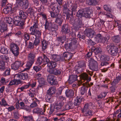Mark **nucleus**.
Wrapping results in <instances>:
<instances>
[{"mask_svg": "<svg viewBox=\"0 0 121 121\" xmlns=\"http://www.w3.org/2000/svg\"><path fill=\"white\" fill-rule=\"evenodd\" d=\"M49 60V59L44 54L38 57L35 64L36 65H40L42 64L46 65Z\"/></svg>", "mask_w": 121, "mask_h": 121, "instance_id": "39448f33", "label": "nucleus"}, {"mask_svg": "<svg viewBox=\"0 0 121 121\" xmlns=\"http://www.w3.org/2000/svg\"><path fill=\"white\" fill-rule=\"evenodd\" d=\"M50 8L53 11L50 12L51 17L55 18L56 23L61 26L63 21L61 14L59 13L61 10V7L58 6L57 4L53 3L51 4Z\"/></svg>", "mask_w": 121, "mask_h": 121, "instance_id": "f257e3e1", "label": "nucleus"}, {"mask_svg": "<svg viewBox=\"0 0 121 121\" xmlns=\"http://www.w3.org/2000/svg\"><path fill=\"white\" fill-rule=\"evenodd\" d=\"M107 50L108 53L112 55L115 56L117 54L118 49L116 46H112L107 48Z\"/></svg>", "mask_w": 121, "mask_h": 121, "instance_id": "9b49d317", "label": "nucleus"}, {"mask_svg": "<svg viewBox=\"0 0 121 121\" xmlns=\"http://www.w3.org/2000/svg\"><path fill=\"white\" fill-rule=\"evenodd\" d=\"M24 21L22 20V19H21L17 22L18 23H17L16 25H15L16 26H19L21 27H22L24 24Z\"/></svg>", "mask_w": 121, "mask_h": 121, "instance_id": "6e6d98bb", "label": "nucleus"}, {"mask_svg": "<svg viewBox=\"0 0 121 121\" xmlns=\"http://www.w3.org/2000/svg\"><path fill=\"white\" fill-rule=\"evenodd\" d=\"M10 49L15 56L17 57L18 56L19 48L17 44L14 43L11 44Z\"/></svg>", "mask_w": 121, "mask_h": 121, "instance_id": "0eeeda50", "label": "nucleus"}, {"mask_svg": "<svg viewBox=\"0 0 121 121\" xmlns=\"http://www.w3.org/2000/svg\"><path fill=\"white\" fill-rule=\"evenodd\" d=\"M21 18L20 17L18 16H15L13 17V24L14 25H16L17 23H18L17 22Z\"/></svg>", "mask_w": 121, "mask_h": 121, "instance_id": "09e8293b", "label": "nucleus"}, {"mask_svg": "<svg viewBox=\"0 0 121 121\" xmlns=\"http://www.w3.org/2000/svg\"><path fill=\"white\" fill-rule=\"evenodd\" d=\"M1 104L0 105L1 106H6L7 105L9 106V105H8V104L7 103V102L5 101V99L4 98H2L1 100Z\"/></svg>", "mask_w": 121, "mask_h": 121, "instance_id": "69168bd1", "label": "nucleus"}, {"mask_svg": "<svg viewBox=\"0 0 121 121\" xmlns=\"http://www.w3.org/2000/svg\"><path fill=\"white\" fill-rule=\"evenodd\" d=\"M114 27H117V28H118V30H119L121 31V23L120 22L119 23L116 22L114 25Z\"/></svg>", "mask_w": 121, "mask_h": 121, "instance_id": "13d9d810", "label": "nucleus"}, {"mask_svg": "<svg viewBox=\"0 0 121 121\" xmlns=\"http://www.w3.org/2000/svg\"><path fill=\"white\" fill-rule=\"evenodd\" d=\"M81 76L82 78L84 81H86V82H88L91 80V76L89 75V76L86 73H81Z\"/></svg>", "mask_w": 121, "mask_h": 121, "instance_id": "aec40b11", "label": "nucleus"}, {"mask_svg": "<svg viewBox=\"0 0 121 121\" xmlns=\"http://www.w3.org/2000/svg\"><path fill=\"white\" fill-rule=\"evenodd\" d=\"M10 69L9 68H8L3 73V75L4 76H6L7 75H9L10 73Z\"/></svg>", "mask_w": 121, "mask_h": 121, "instance_id": "052dcab7", "label": "nucleus"}, {"mask_svg": "<svg viewBox=\"0 0 121 121\" xmlns=\"http://www.w3.org/2000/svg\"><path fill=\"white\" fill-rule=\"evenodd\" d=\"M78 76L77 75L69 76L67 81L69 84H72L77 79Z\"/></svg>", "mask_w": 121, "mask_h": 121, "instance_id": "a211bd4d", "label": "nucleus"}, {"mask_svg": "<svg viewBox=\"0 0 121 121\" xmlns=\"http://www.w3.org/2000/svg\"><path fill=\"white\" fill-rule=\"evenodd\" d=\"M29 87V86L28 83L26 84H25L22 86L19 87L18 89L21 90V91H25V89L28 88Z\"/></svg>", "mask_w": 121, "mask_h": 121, "instance_id": "3c124183", "label": "nucleus"}, {"mask_svg": "<svg viewBox=\"0 0 121 121\" xmlns=\"http://www.w3.org/2000/svg\"><path fill=\"white\" fill-rule=\"evenodd\" d=\"M40 15L42 16L44 19H46V22L44 25L45 28L46 30H48L50 32H53L56 31L58 29V27L57 25L55 24H52L50 22H48L46 19V15L43 13H41Z\"/></svg>", "mask_w": 121, "mask_h": 121, "instance_id": "7ed1b4c3", "label": "nucleus"}, {"mask_svg": "<svg viewBox=\"0 0 121 121\" xmlns=\"http://www.w3.org/2000/svg\"><path fill=\"white\" fill-rule=\"evenodd\" d=\"M67 52H65L63 53L62 56H61V61H64L67 59Z\"/></svg>", "mask_w": 121, "mask_h": 121, "instance_id": "5fc2aeb1", "label": "nucleus"}, {"mask_svg": "<svg viewBox=\"0 0 121 121\" xmlns=\"http://www.w3.org/2000/svg\"><path fill=\"white\" fill-rule=\"evenodd\" d=\"M112 39L114 42L118 43L120 41V39L119 35L115 36L112 37Z\"/></svg>", "mask_w": 121, "mask_h": 121, "instance_id": "79ce46f5", "label": "nucleus"}, {"mask_svg": "<svg viewBox=\"0 0 121 121\" xmlns=\"http://www.w3.org/2000/svg\"><path fill=\"white\" fill-rule=\"evenodd\" d=\"M55 88L54 87H51L47 91L48 94L50 95H51L55 93Z\"/></svg>", "mask_w": 121, "mask_h": 121, "instance_id": "e433bc0d", "label": "nucleus"}, {"mask_svg": "<svg viewBox=\"0 0 121 121\" xmlns=\"http://www.w3.org/2000/svg\"><path fill=\"white\" fill-rule=\"evenodd\" d=\"M0 51L2 53L4 54H7L8 53V49L5 47H3L2 48Z\"/></svg>", "mask_w": 121, "mask_h": 121, "instance_id": "bf43d9fd", "label": "nucleus"}, {"mask_svg": "<svg viewBox=\"0 0 121 121\" xmlns=\"http://www.w3.org/2000/svg\"><path fill=\"white\" fill-rule=\"evenodd\" d=\"M24 64V63L23 61H16L11 65V68L14 70H17L20 66H22Z\"/></svg>", "mask_w": 121, "mask_h": 121, "instance_id": "2eb2a0df", "label": "nucleus"}, {"mask_svg": "<svg viewBox=\"0 0 121 121\" xmlns=\"http://www.w3.org/2000/svg\"><path fill=\"white\" fill-rule=\"evenodd\" d=\"M45 110L44 108L42 109L36 108L33 109V112L34 113L43 115L44 114V113L45 112Z\"/></svg>", "mask_w": 121, "mask_h": 121, "instance_id": "412c9836", "label": "nucleus"}, {"mask_svg": "<svg viewBox=\"0 0 121 121\" xmlns=\"http://www.w3.org/2000/svg\"><path fill=\"white\" fill-rule=\"evenodd\" d=\"M0 81L3 85H6L9 82L8 80L6 79L5 78L3 77H2L1 78Z\"/></svg>", "mask_w": 121, "mask_h": 121, "instance_id": "864d4df0", "label": "nucleus"}, {"mask_svg": "<svg viewBox=\"0 0 121 121\" xmlns=\"http://www.w3.org/2000/svg\"><path fill=\"white\" fill-rule=\"evenodd\" d=\"M65 94L67 97L72 98L74 96V92L72 89H69L65 90Z\"/></svg>", "mask_w": 121, "mask_h": 121, "instance_id": "393cba45", "label": "nucleus"}, {"mask_svg": "<svg viewBox=\"0 0 121 121\" xmlns=\"http://www.w3.org/2000/svg\"><path fill=\"white\" fill-rule=\"evenodd\" d=\"M42 49L44 51L47 48L48 44L47 41L44 39L42 41Z\"/></svg>", "mask_w": 121, "mask_h": 121, "instance_id": "8fccbe9b", "label": "nucleus"}, {"mask_svg": "<svg viewBox=\"0 0 121 121\" xmlns=\"http://www.w3.org/2000/svg\"><path fill=\"white\" fill-rule=\"evenodd\" d=\"M47 66L49 67V69H53L55 68L57 65V63L52 61H50L49 59V60L47 63Z\"/></svg>", "mask_w": 121, "mask_h": 121, "instance_id": "6ab92c4d", "label": "nucleus"}, {"mask_svg": "<svg viewBox=\"0 0 121 121\" xmlns=\"http://www.w3.org/2000/svg\"><path fill=\"white\" fill-rule=\"evenodd\" d=\"M38 80L39 83L37 88H42L45 85V79L43 78H38Z\"/></svg>", "mask_w": 121, "mask_h": 121, "instance_id": "4be33fe9", "label": "nucleus"}, {"mask_svg": "<svg viewBox=\"0 0 121 121\" xmlns=\"http://www.w3.org/2000/svg\"><path fill=\"white\" fill-rule=\"evenodd\" d=\"M88 88V87L86 86H83L81 87L80 93L82 95L86 94Z\"/></svg>", "mask_w": 121, "mask_h": 121, "instance_id": "c03bdc74", "label": "nucleus"}, {"mask_svg": "<svg viewBox=\"0 0 121 121\" xmlns=\"http://www.w3.org/2000/svg\"><path fill=\"white\" fill-rule=\"evenodd\" d=\"M22 37L25 41V43L27 45V42L30 39L29 34L27 32H25L23 34Z\"/></svg>", "mask_w": 121, "mask_h": 121, "instance_id": "c756f323", "label": "nucleus"}, {"mask_svg": "<svg viewBox=\"0 0 121 121\" xmlns=\"http://www.w3.org/2000/svg\"><path fill=\"white\" fill-rule=\"evenodd\" d=\"M51 59L55 61H61V56L57 54H51Z\"/></svg>", "mask_w": 121, "mask_h": 121, "instance_id": "c85d7f7f", "label": "nucleus"}, {"mask_svg": "<svg viewBox=\"0 0 121 121\" xmlns=\"http://www.w3.org/2000/svg\"><path fill=\"white\" fill-rule=\"evenodd\" d=\"M100 59L102 61L108 62L109 60V57L108 55L106 54L101 55L100 56Z\"/></svg>", "mask_w": 121, "mask_h": 121, "instance_id": "7c9ffc66", "label": "nucleus"}, {"mask_svg": "<svg viewBox=\"0 0 121 121\" xmlns=\"http://www.w3.org/2000/svg\"><path fill=\"white\" fill-rule=\"evenodd\" d=\"M62 107V105H61L60 106L58 105H57L56 106H55L54 108L51 107L50 110L49 112L50 114H52L53 112L54 111V110L56 109V111H60V109H61Z\"/></svg>", "mask_w": 121, "mask_h": 121, "instance_id": "bb28decb", "label": "nucleus"}, {"mask_svg": "<svg viewBox=\"0 0 121 121\" xmlns=\"http://www.w3.org/2000/svg\"><path fill=\"white\" fill-rule=\"evenodd\" d=\"M33 68L34 70L36 72L40 71L42 69L41 67L39 65L34 66Z\"/></svg>", "mask_w": 121, "mask_h": 121, "instance_id": "338daca9", "label": "nucleus"}, {"mask_svg": "<svg viewBox=\"0 0 121 121\" xmlns=\"http://www.w3.org/2000/svg\"><path fill=\"white\" fill-rule=\"evenodd\" d=\"M62 70L61 69H48V71L50 73L56 75H60L61 73Z\"/></svg>", "mask_w": 121, "mask_h": 121, "instance_id": "f3484780", "label": "nucleus"}, {"mask_svg": "<svg viewBox=\"0 0 121 121\" xmlns=\"http://www.w3.org/2000/svg\"><path fill=\"white\" fill-rule=\"evenodd\" d=\"M91 51L94 52L95 54H97L100 53L102 52L101 48L99 47H92L91 48Z\"/></svg>", "mask_w": 121, "mask_h": 121, "instance_id": "cd10ccee", "label": "nucleus"}, {"mask_svg": "<svg viewBox=\"0 0 121 121\" xmlns=\"http://www.w3.org/2000/svg\"><path fill=\"white\" fill-rule=\"evenodd\" d=\"M83 100V98L82 97H77L75 98L74 100V105L76 106L79 105Z\"/></svg>", "mask_w": 121, "mask_h": 121, "instance_id": "a878e982", "label": "nucleus"}, {"mask_svg": "<svg viewBox=\"0 0 121 121\" xmlns=\"http://www.w3.org/2000/svg\"><path fill=\"white\" fill-rule=\"evenodd\" d=\"M7 30V28L6 25L4 24H2L1 25L0 28V31L1 33H3L6 31Z\"/></svg>", "mask_w": 121, "mask_h": 121, "instance_id": "a19ab883", "label": "nucleus"}, {"mask_svg": "<svg viewBox=\"0 0 121 121\" xmlns=\"http://www.w3.org/2000/svg\"><path fill=\"white\" fill-rule=\"evenodd\" d=\"M27 56L28 61L25 65L26 68H25L24 70H29L35 61V56L34 53L31 52L28 54Z\"/></svg>", "mask_w": 121, "mask_h": 121, "instance_id": "20e7f679", "label": "nucleus"}, {"mask_svg": "<svg viewBox=\"0 0 121 121\" xmlns=\"http://www.w3.org/2000/svg\"><path fill=\"white\" fill-rule=\"evenodd\" d=\"M47 79L48 82L51 85H56L58 83L56 77L54 75H48L47 77Z\"/></svg>", "mask_w": 121, "mask_h": 121, "instance_id": "ddd939ff", "label": "nucleus"}, {"mask_svg": "<svg viewBox=\"0 0 121 121\" xmlns=\"http://www.w3.org/2000/svg\"><path fill=\"white\" fill-rule=\"evenodd\" d=\"M86 66V64L84 62L80 61L78 62V65L75 67V70L78 73H80L83 71Z\"/></svg>", "mask_w": 121, "mask_h": 121, "instance_id": "1a4fd4ad", "label": "nucleus"}, {"mask_svg": "<svg viewBox=\"0 0 121 121\" xmlns=\"http://www.w3.org/2000/svg\"><path fill=\"white\" fill-rule=\"evenodd\" d=\"M19 17L22 20L25 22L26 19L28 16V14L26 12H24L22 10H20L19 12Z\"/></svg>", "mask_w": 121, "mask_h": 121, "instance_id": "b1692460", "label": "nucleus"}, {"mask_svg": "<svg viewBox=\"0 0 121 121\" xmlns=\"http://www.w3.org/2000/svg\"><path fill=\"white\" fill-rule=\"evenodd\" d=\"M77 12L76 19L74 20L73 15L70 16V21H71L73 24H74L75 26L74 27V29L76 31L79 30L80 28L82 27L84 25L82 22V15L80 14L81 12Z\"/></svg>", "mask_w": 121, "mask_h": 121, "instance_id": "f03ea898", "label": "nucleus"}, {"mask_svg": "<svg viewBox=\"0 0 121 121\" xmlns=\"http://www.w3.org/2000/svg\"><path fill=\"white\" fill-rule=\"evenodd\" d=\"M0 57L3 60L5 61L6 62H7L9 60V57L6 55H3L1 56Z\"/></svg>", "mask_w": 121, "mask_h": 121, "instance_id": "774afa93", "label": "nucleus"}, {"mask_svg": "<svg viewBox=\"0 0 121 121\" xmlns=\"http://www.w3.org/2000/svg\"><path fill=\"white\" fill-rule=\"evenodd\" d=\"M23 118L25 121H33V117L31 115L27 116H23Z\"/></svg>", "mask_w": 121, "mask_h": 121, "instance_id": "49530a36", "label": "nucleus"}, {"mask_svg": "<svg viewBox=\"0 0 121 121\" xmlns=\"http://www.w3.org/2000/svg\"><path fill=\"white\" fill-rule=\"evenodd\" d=\"M95 38L97 41H101L103 39V37L100 34L97 35Z\"/></svg>", "mask_w": 121, "mask_h": 121, "instance_id": "4d7b16f0", "label": "nucleus"}, {"mask_svg": "<svg viewBox=\"0 0 121 121\" xmlns=\"http://www.w3.org/2000/svg\"><path fill=\"white\" fill-rule=\"evenodd\" d=\"M68 37H67L63 35V36L59 37L57 38V40L58 41L59 43L62 44L63 43L64 41L66 39H68Z\"/></svg>", "mask_w": 121, "mask_h": 121, "instance_id": "58836bf2", "label": "nucleus"}, {"mask_svg": "<svg viewBox=\"0 0 121 121\" xmlns=\"http://www.w3.org/2000/svg\"><path fill=\"white\" fill-rule=\"evenodd\" d=\"M88 9H80L78 12H81L80 14L82 15V17H84L86 18H89L90 17V14L91 12L90 11H88Z\"/></svg>", "mask_w": 121, "mask_h": 121, "instance_id": "4468645a", "label": "nucleus"}, {"mask_svg": "<svg viewBox=\"0 0 121 121\" xmlns=\"http://www.w3.org/2000/svg\"><path fill=\"white\" fill-rule=\"evenodd\" d=\"M104 8L105 10L106 11H108L109 12H101L100 14H104L105 15L106 17L108 18H113V16L111 13L112 11V9H111V7L109 5H104Z\"/></svg>", "mask_w": 121, "mask_h": 121, "instance_id": "9d476101", "label": "nucleus"}, {"mask_svg": "<svg viewBox=\"0 0 121 121\" xmlns=\"http://www.w3.org/2000/svg\"><path fill=\"white\" fill-rule=\"evenodd\" d=\"M77 36L80 39H84L85 38V36L84 33L80 32L78 34Z\"/></svg>", "mask_w": 121, "mask_h": 121, "instance_id": "680f3d73", "label": "nucleus"}, {"mask_svg": "<svg viewBox=\"0 0 121 121\" xmlns=\"http://www.w3.org/2000/svg\"><path fill=\"white\" fill-rule=\"evenodd\" d=\"M85 112L84 116L88 118H90L94 114L93 111L91 110L86 111Z\"/></svg>", "mask_w": 121, "mask_h": 121, "instance_id": "473e14b6", "label": "nucleus"}, {"mask_svg": "<svg viewBox=\"0 0 121 121\" xmlns=\"http://www.w3.org/2000/svg\"><path fill=\"white\" fill-rule=\"evenodd\" d=\"M91 104L86 103L84 106L82 110V112H85V111L90 110L91 108Z\"/></svg>", "mask_w": 121, "mask_h": 121, "instance_id": "72a5a7b5", "label": "nucleus"}, {"mask_svg": "<svg viewBox=\"0 0 121 121\" xmlns=\"http://www.w3.org/2000/svg\"><path fill=\"white\" fill-rule=\"evenodd\" d=\"M32 30L30 31L31 33L30 34L31 35H35V38H41V31L40 30L37 29H31Z\"/></svg>", "mask_w": 121, "mask_h": 121, "instance_id": "dca6fc26", "label": "nucleus"}, {"mask_svg": "<svg viewBox=\"0 0 121 121\" xmlns=\"http://www.w3.org/2000/svg\"><path fill=\"white\" fill-rule=\"evenodd\" d=\"M28 44V42H27V45L25 43V46L27 47L28 48L30 49H32L34 48L35 45H34L33 43L31 42L30 41H29Z\"/></svg>", "mask_w": 121, "mask_h": 121, "instance_id": "ea45409f", "label": "nucleus"}, {"mask_svg": "<svg viewBox=\"0 0 121 121\" xmlns=\"http://www.w3.org/2000/svg\"><path fill=\"white\" fill-rule=\"evenodd\" d=\"M58 99L60 101H61L59 102V104L57 105L60 106L61 105H62V106L63 104V101H65L66 98L65 97L62 96H59Z\"/></svg>", "mask_w": 121, "mask_h": 121, "instance_id": "de8ad7c7", "label": "nucleus"}, {"mask_svg": "<svg viewBox=\"0 0 121 121\" xmlns=\"http://www.w3.org/2000/svg\"><path fill=\"white\" fill-rule=\"evenodd\" d=\"M61 32L63 35L68 37L73 34V32L70 31L68 25L63 24L61 28Z\"/></svg>", "mask_w": 121, "mask_h": 121, "instance_id": "423d86ee", "label": "nucleus"}, {"mask_svg": "<svg viewBox=\"0 0 121 121\" xmlns=\"http://www.w3.org/2000/svg\"><path fill=\"white\" fill-rule=\"evenodd\" d=\"M107 94V93L105 92H102L97 96L98 99H102L104 98L106 96Z\"/></svg>", "mask_w": 121, "mask_h": 121, "instance_id": "e2e57ef3", "label": "nucleus"}, {"mask_svg": "<svg viewBox=\"0 0 121 121\" xmlns=\"http://www.w3.org/2000/svg\"><path fill=\"white\" fill-rule=\"evenodd\" d=\"M78 39L74 37L71 38H70L69 40V42H70V43L72 46L76 45L77 43Z\"/></svg>", "mask_w": 121, "mask_h": 121, "instance_id": "2f4dec72", "label": "nucleus"}, {"mask_svg": "<svg viewBox=\"0 0 121 121\" xmlns=\"http://www.w3.org/2000/svg\"><path fill=\"white\" fill-rule=\"evenodd\" d=\"M20 78L21 79L27 80L28 78V76L27 73H21Z\"/></svg>", "mask_w": 121, "mask_h": 121, "instance_id": "4c0bfd02", "label": "nucleus"}, {"mask_svg": "<svg viewBox=\"0 0 121 121\" xmlns=\"http://www.w3.org/2000/svg\"><path fill=\"white\" fill-rule=\"evenodd\" d=\"M39 28V25L38 23V22L36 20L34 21L33 22V25L32 26L30 27V30L31 31V29H37Z\"/></svg>", "mask_w": 121, "mask_h": 121, "instance_id": "f704fd0d", "label": "nucleus"}, {"mask_svg": "<svg viewBox=\"0 0 121 121\" xmlns=\"http://www.w3.org/2000/svg\"><path fill=\"white\" fill-rule=\"evenodd\" d=\"M40 38H35V40L33 42L35 46L36 47L39 45L40 41Z\"/></svg>", "mask_w": 121, "mask_h": 121, "instance_id": "603ef678", "label": "nucleus"}, {"mask_svg": "<svg viewBox=\"0 0 121 121\" xmlns=\"http://www.w3.org/2000/svg\"><path fill=\"white\" fill-rule=\"evenodd\" d=\"M68 4L65 3L64 4L63 6V15L66 17L67 19H69L70 16L72 15V12L70 11L68 8Z\"/></svg>", "mask_w": 121, "mask_h": 121, "instance_id": "6e6552de", "label": "nucleus"}, {"mask_svg": "<svg viewBox=\"0 0 121 121\" xmlns=\"http://www.w3.org/2000/svg\"><path fill=\"white\" fill-rule=\"evenodd\" d=\"M87 3L90 5H96L97 4V2L96 0H86Z\"/></svg>", "mask_w": 121, "mask_h": 121, "instance_id": "c9c22d12", "label": "nucleus"}, {"mask_svg": "<svg viewBox=\"0 0 121 121\" xmlns=\"http://www.w3.org/2000/svg\"><path fill=\"white\" fill-rule=\"evenodd\" d=\"M72 46L69 43H67L65 45V48L66 49V51H69L70 50L71 48V47Z\"/></svg>", "mask_w": 121, "mask_h": 121, "instance_id": "0e129e2a", "label": "nucleus"}, {"mask_svg": "<svg viewBox=\"0 0 121 121\" xmlns=\"http://www.w3.org/2000/svg\"><path fill=\"white\" fill-rule=\"evenodd\" d=\"M13 117L15 119H18L21 116V115L18 111H16L13 112Z\"/></svg>", "mask_w": 121, "mask_h": 121, "instance_id": "a18cd8bd", "label": "nucleus"}, {"mask_svg": "<svg viewBox=\"0 0 121 121\" xmlns=\"http://www.w3.org/2000/svg\"><path fill=\"white\" fill-rule=\"evenodd\" d=\"M22 5V6L24 9H26L27 8L29 5V1L28 0H24L23 1Z\"/></svg>", "mask_w": 121, "mask_h": 121, "instance_id": "37998d69", "label": "nucleus"}, {"mask_svg": "<svg viewBox=\"0 0 121 121\" xmlns=\"http://www.w3.org/2000/svg\"><path fill=\"white\" fill-rule=\"evenodd\" d=\"M86 35L89 38H92L95 35V33L91 29H87L85 32Z\"/></svg>", "mask_w": 121, "mask_h": 121, "instance_id": "5701e85b", "label": "nucleus"}, {"mask_svg": "<svg viewBox=\"0 0 121 121\" xmlns=\"http://www.w3.org/2000/svg\"><path fill=\"white\" fill-rule=\"evenodd\" d=\"M88 66L90 69L92 70L96 71L98 69V63L94 59L90 60Z\"/></svg>", "mask_w": 121, "mask_h": 121, "instance_id": "f8f14e48", "label": "nucleus"}]
</instances>
